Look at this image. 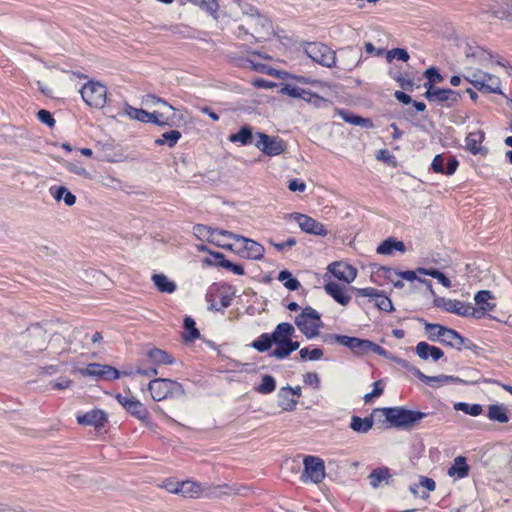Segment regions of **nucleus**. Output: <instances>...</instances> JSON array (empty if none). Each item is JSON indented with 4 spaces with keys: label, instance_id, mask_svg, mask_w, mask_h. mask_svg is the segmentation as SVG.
Listing matches in <instances>:
<instances>
[{
    "label": "nucleus",
    "instance_id": "nucleus-1",
    "mask_svg": "<svg viewBox=\"0 0 512 512\" xmlns=\"http://www.w3.org/2000/svg\"><path fill=\"white\" fill-rule=\"evenodd\" d=\"M381 412L393 427L411 429L417 422L424 419L429 413L408 410L403 407L376 409L374 413Z\"/></svg>",
    "mask_w": 512,
    "mask_h": 512
},
{
    "label": "nucleus",
    "instance_id": "nucleus-2",
    "mask_svg": "<svg viewBox=\"0 0 512 512\" xmlns=\"http://www.w3.org/2000/svg\"><path fill=\"white\" fill-rule=\"evenodd\" d=\"M148 389L155 401H162L167 398H180L185 395L183 386L174 380L156 378L149 382Z\"/></svg>",
    "mask_w": 512,
    "mask_h": 512
},
{
    "label": "nucleus",
    "instance_id": "nucleus-3",
    "mask_svg": "<svg viewBox=\"0 0 512 512\" xmlns=\"http://www.w3.org/2000/svg\"><path fill=\"white\" fill-rule=\"evenodd\" d=\"M464 79L482 93H501V81L496 75L470 70L464 75Z\"/></svg>",
    "mask_w": 512,
    "mask_h": 512
},
{
    "label": "nucleus",
    "instance_id": "nucleus-4",
    "mask_svg": "<svg viewBox=\"0 0 512 512\" xmlns=\"http://www.w3.org/2000/svg\"><path fill=\"white\" fill-rule=\"evenodd\" d=\"M295 325L305 335L307 339H313L319 335V329L322 326L320 314L308 306L295 317Z\"/></svg>",
    "mask_w": 512,
    "mask_h": 512
},
{
    "label": "nucleus",
    "instance_id": "nucleus-5",
    "mask_svg": "<svg viewBox=\"0 0 512 512\" xmlns=\"http://www.w3.org/2000/svg\"><path fill=\"white\" fill-rule=\"evenodd\" d=\"M305 54L321 66L332 68L336 66V52L321 42H306L303 44Z\"/></svg>",
    "mask_w": 512,
    "mask_h": 512
},
{
    "label": "nucleus",
    "instance_id": "nucleus-6",
    "mask_svg": "<svg viewBox=\"0 0 512 512\" xmlns=\"http://www.w3.org/2000/svg\"><path fill=\"white\" fill-rule=\"evenodd\" d=\"M303 465L304 471L300 476L303 483L319 484L325 478V464L321 458L307 455L303 459Z\"/></svg>",
    "mask_w": 512,
    "mask_h": 512
},
{
    "label": "nucleus",
    "instance_id": "nucleus-7",
    "mask_svg": "<svg viewBox=\"0 0 512 512\" xmlns=\"http://www.w3.org/2000/svg\"><path fill=\"white\" fill-rule=\"evenodd\" d=\"M84 102L93 108H103L107 99V88L99 82L89 81L80 90Z\"/></svg>",
    "mask_w": 512,
    "mask_h": 512
},
{
    "label": "nucleus",
    "instance_id": "nucleus-8",
    "mask_svg": "<svg viewBox=\"0 0 512 512\" xmlns=\"http://www.w3.org/2000/svg\"><path fill=\"white\" fill-rule=\"evenodd\" d=\"M255 137L254 146L268 156H278L286 150V143L277 136L257 132Z\"/></svg>",
    "mask_w": 512,
    "mask_h": 512
},
{
    "label": "nucleus",
    "instance_id": "nucleus-9",
    "mask_svg": "<svg viewBox=\"0 0 512 512\" xmlns=\"http://www.w3.org/2000/svg\"><path fill=\"white\" fill-rule=\"evenodd\" d=\"M434 305L436 307L442 308L443 310L457 314L459 316H473L475 318H480V315H476L479 313L471 304H466L459 300L446 299L444 297H436L434 299Z\"/></svg>",
    "mask_w": 512,
    "mask_h": 512
},
{
    "label": "nucleus",
    "instance_id": "nucleus-10",
    "mask_svg": "<svg viewBox=\"0 0 512 512\" xmlns=\"http://www.w3.org/2000/svg\"><path fill=\"white\" fill-rule=\"evenodd\" d=\"M324 341L327 343L336 342L349 348L353 353L357 355H364L367 354V345L369 340L346 335L327 334L324 336Z\"/></svg>",
    "mask_w": 512,
    "mask_h": 512
},
{
    "label": "nucleus",
    "instance_id": "nucleus-11",
    "mask_svg": "<svg viewBox=\"0 0 512 512\" xmlns=\"http://www.w3.org/2000/svg\"><path fill=\"white\" fill-rule=\"evenodd\" d=\"M352 290L356 292L357 297H368L371 301L374 302V305L382 311L391 312L393 308L392 301L383 294L382 291L373 288H355L352 287Z\"/></svg>",
    "mask_w": 512,
    "mask_h": 512
},
{
    "label": "nucleus",
    "instance_id": "nucleus-12",
    "mask_svg": "<svg viewBox=\"0 0 512 512\" xmlns=\"http://www.w3.org/2000/svg\"><path fill=\"white\" fill-rule=\"evenodd\" d=\"M193 233L202 241L211 242L222 248H231V244L220 243V237H226V234L230 233V231L213 229L203 224H197L193 227Z\"/></svg>",
    "mask_w": 512,
    "mask_h": 512
},
{
    "label": "nucleus",
    "instance_id": "nucleus-13",
    "mask_svg": "<svg viewBox=\"0 0 512 512\" xmlns=\"http://www.w3.org/2000/svg\"><path fill=\"white\" fill-rule=\"evenodd\" d=\"M290 217L298 223L301 230L305 233L322 237L328 234L326 227L321 222H318L310 216L294 212Z\"/></svg>",
    "mask_w": 512,
    "mask_h": 512
},
{
    "label": "nucleus",
    "instance_id": "nucleus-14",
    "mask_svg": "<svg viewBox=\"0 0 512 512\" xmlns=\"http://www.w3.org/2000/svg\"><path fill=\"white\" fill-rule=\"evenodd\" d=\"M429 102L446 103L451 106L460 99V94L452 89H444L438 87H428L423 95Z\"/></svg>",
    "mask_w": 512,
    "mask_h": 512
},
{
    "label": "nucleus",
    "instance_id": "nucleus-15",
    "mask_svg": "<svg viewBox=\"0 0 512 512\" xmlns=\"http://www.w3.org/2000/svg\"><path fill=\"white\" fill-rule=\"evenodd\" d=\"M226 237L241 243L245 256L249 259L260 260L263 258L265 248L258 242L233 232L227 233Z\"/></svg>",
    "mask_w": 512,
    "mask_h": 512
},
{
    "label": "nucleus",
    "instance_id": "nucleus-16",
    "mask_svg": "<svg viewBox=\"0 0 512 512\" xmlns=\"http://www.w3.org/2000/svg\"><path fill=\"white\" fill-rule=\"evenodd\" d=\"M83 376H91L97 379L116 380L120 377L119 371L110 366L99 363H91L86 368L80 369Z\"/></svg>",
    "mask_w": 512,
    "mask_h": 512
},
{
    "label": "nucleus",
    "instance_id": "nucleus-17",
    "mask_svg": "<svg viewBox=\"0 0 512 512\" xmlns=\"http://www.w3.org/2000/svg\"><path fill=\"white\" fill-rule=\"evenodd\" d=\"M444 332L443 338L440 339V343L443 345L450 346L457 350H462L463 348L474 350L477 346L470 340L461 336L456 330L447 328L442 329Z\"/></svg>",
    "mask_w": 512,
    "mask_h": 512
},
{
    "label": "nucleus",
    "instance_id": "nucleus-18",
    "mask_svg": "<svg viewBox=\"0 0 512 512\" xmlns=\"http://www.w3.org/2000/svg\"><path fill=\"white\" fill-rule=\"evenodd\" d=\"M116 399L132 416L137 419L145 421L148 418V410L136 398L117 394Z\"/></svg>",
    "mask_w": 512,
    "mask_h": 512
},
{
    "label": "nucleus",
    "instance_id": "nucleus-19",
    "mask_svg": "<svg viewBox=\"0 0 512 512\" xmlns=\"http://www.w3.org/2000/svg\"><path fill=\"white\" fill-rule=\"evenodd\" d=\"M327 269L334 277L346 283H351L357 275V270L345 262H333Z\"/></svg>",
    "mask_w": 512,
    "mask_h": 512
},
{
    "label": "nucleus",
    "instance_id": "nucleus-20",
    "mask_svg": "<svg viewBox=\"0 0 512 512\" xmlns=\"http://www.w3.org/2000/svg\"><path fill=\"white\" fill-rule=\"evenodd\" d=\"M361 50L354 47H347L340 50L339 67L345 71H351L361 61Z\"/></svg>",
    "mask_w": 512,
    "mask_h": 512
},
{
    "label": "nucleus",
    "instance_id": "nucleus-21",
    "mask_svg": "<svg viewBox=\"0 0 512 512\" xmlns=\"http://www.w3.org/2000/svg\"><path fill=\"white\" fill-rule=\"evenodd\" d=\"M77 422L81 425L94 426L96 429H100L107 422V415L100 409H94L82 415H78Z\"/></svg>",
    "mask_w": 512,
    "mask_h": 512
},
{
    "label": "nucleus",
    "instance_id": "nucleus-22",
    "mask_svg": "<svg viewBox=\"0 0 512 512\" xmlns=\"http://www.w3.org/2000/svg\"><path fill=\"white\" fill-rule=\"evenodd\" d=\"M416 354L423 360H427L430 357L434 362H437L444 355L440 348L426 342H419L416 345Z\"/></svg>",
    "mask_w": 512,
    "mask_h": 512
},
{
    "label": "nucleus",
    "instance_id": "nucleus-23",
    "mask_svg": "<svg viewBox=\"0 0 512 512\" xmlns=\"http://www.w3.org/2000/svg\"><path fill=\"white\" fill-rule=\"evenodd\" d=\"M324 290L340 305L346 306L351 300V297L345 294L343 287L336 282L325 283Z\"/></svg>",
    "mask_w": 512,
    "mask_h": 512
},
{
    "label": "nucleus",
    "instance_id": "nucleus-24",
    "mask_svg": "<svg viewBox=\"0 0 512 512\" xmlns=\"http://www.w3.org/2000/svg\"><path fill=\"white\" fill-rule=\"evenodd\" d=\"M295 333V328L291 323H279L271 333L274 344L289 340Z\"/></svg>",
    "mask_w": 512,
    "mask_h": 512
},
{
    "label": "nucleus",
    "instance_id": "nucleus-25",
    "mask_svg": "<svg viewBox=\"0 0 512 512\" xmlns=\"http://www.w3.org/2000/svg\"><path fill=\"white\" fill-rule=\"evenodd\" d=\"M493 298L492 294L488 290H481L476 293L474 300L479 307V309H476L479 311L476 315H480V318L485 312H490L494 309L495 304L489 302Z\"/></svg>",
    "mask_w": 512,
    "mask_h": 512
},
{
    "label": "nucleus",
    "instance_id": "nucleus-26",
    "mask_svg": "<svg viewBox=\"0 0 512 512\" xmlns=\"http://www.w3.org/2000/svg\"><path fill=\"white\" fill-rule=\"evenodd\" d=\"M278 405L285 411H292L295 409L297 400L293 398V388L287 386L279 390Z\"/></svg>",
    "mask_w": 512,
    "mask_h": 512
},
{
    "label": "nucleus",
    "instance_id": "nucleus-27",
    "mask_svg": "<svg viewBox=\"0 0 512 512\" xmlns=\"http://www.w3.org/2000/svg\"><path fill=\"white\" fill-rule=\"evenodd\" d=\"M203 490L204 484L190 480L181 482L179 487L180 494L189 498L201 497Z\"/></svg>",
    "mask_w": 512,
    "mask_h": 512
},
{
    "label": "nucleus",
    "instance_id": "nucleus-28",
    "mask_svg": "<svg viewBox=\"0 0 512 512\" xmlns=\"http://www.w3.org/2000/svg\"><path fill=\"white\" fill-rule=\"evenodd\" d=\"M229 140L233 143L239 142L242 145L254 144L256 141L255 134L249 125H244L237 133L231 134Z\"/></svg>",
    "mask_w": 512,
    "mask_h": 512
},
{
    "label": "nucleus",
    "instance_id": "nucleus-29",
    "mask_svg": "<svg viewBox=\"0 0 512 512\" xmlns=\"http://www.w3.org/2000/svg\"><path fill=\"white\" fill-rule=\"evenodd\" d=\"M146 355L153 365H169L174 363V358L170 354L158 348L148 350Z\"/></svg>",
    "mask_w": 512,
    "mask_h": 512
},
{
    "label": "nucleus",
    "instance_id": "nucleus-30",
    "mask_svg": "<svg viewBox=\"0 0 512 512\" xmlns=\"http://www.w3.org/2000/svg\"><path fill=\"white\" fill-rule=\"evenodd\" d=\"M394 250L404 253L406 251L405 244L402 241L390 237L377 247V253L382 255H390Z\"/></svg>",
    "mask_w": 512,
    "mask_h": 512
},
{
    "label": "nucleus",
    "instance_id": "nucleus-31",
    "mask_svg": "<svg viewBox=\"0 0 512 512\" xmlns=\"http://www.w3.org/2000/svg\"><path fill=\"white\" fill-rule=\"evenodd\" d=\"M152 281L156 286L157 290L162 293H173L176 291L177 285L174 281L168 279L164 274H153Z\"/></svg>",
    "mask_w": 512,
    "mask_h": 512
},
{
    "label": "nucleus",
    "instance_id": "nucleus-32",
    "mask_svg": "<svg viewBox=\"0 0 512 512\" xmlns=\"http://www.w3.org/2000/svg\"><path fill=\"white\" fill-rule=\"evenodd\" d=\"M27 334L37 340H31L29 346L37 350H43L46 343L45 331L39 325H35L27 330Z\"/></svg>",
    "mask_w": 512,
    "mask_h": 512
},
{
    "label": "nucleus",
    "instance_id": "nucleus-33",
    "mask_svg": "<svg viewBox=\"0 0 512 512\" xmlns=\"http://www.w3.org/2000/svg\"><path fill=\"white\" fill-rule=\"evenodd\" d=\"M469 474V466L466 463V458L463 456H457L454 459L453 465L448 469V475L458 478H465Z\"/></svg>",
    "mask_w": 512,
    "mask_h": 512
},
{
    "label": "nucleus",
    "instance_id": "nucleus-34",
    "mask_svg": "<svg viewBox=\"0 0 512 512\" xmlns=\"http://www.w3.org/2000/svg\"><path fill=\"white\" fill-rule=\"evenodd\" d=\"M50 191L56 201L63 199L67 206H72L76 202V196L68 191V189L64 186L51 187Z\"/></svg>",
    "mask_w": 512,
    "mask_h": 512
},
{
    "label": "nucleus",
    "instance_id": "nucleus-35",
    "mask_svg": "<svg viewBox=\"0 0 512 512\" xmlns=\"http://www.w3.org/2000/svg\"><path fill=\"white\" fill-rule=\"evenodd\" d=\"M487 417L492 421H497L499 423H507L509 421V416L507 414V408L503 405L493 404L488 407Z\"/></svg>",
    "mask_w": 512,
    "mask_h": 512
},
{
    "label": "nucleus",
    "instance_id": "nucleus-36",
    "mask_svg": "<svg viewBox=\"0 0 512 512\" xmlns=\"http://www.w3.org/2000/svg\"><path fill=\"white\" fill-rule=\"evenodd\" d=\"M340 116L347 123L361 126L364 128H372L373 127L372 121L368 118H363L361 116H358L356 114H353V113H350L347 111H343V110L340 111Z\"/></svg>",
    "mask_w": 512,
    "mask_h": 512
},
{
    "label": "nucleus",
    "instance_id": "nucleus-37",
    "mask_svg": "<svg viewBox=\"0 0 512 512\" xmlns=\"http://www.w3.org/2000/svg\"><path fill=\"white\" fill-rule=\"evenodd\" d=\"M282 92L290 97L300 98L307 102H311L312 98H313L312 92L305 90L303 88L297 87V86H292V85H286L282 89Z\"/></svg>",
    "mask_w": 512,
    "mask_h": 512
},
{
    "label": "nucleus",
    "instance_id": "nucleus-38",
    "mask_svg": "<svg viewBox=\"0 0 512 512\" xmlns=\"http://www.w3.org/2000/svg\"><path fill=\"white\" fill-rule=\"evenodd\" d=\"M126 112L130 118L136 119L143 123H153V118H156L155 116L157 115L153 114V112L133 108L131 106H127Z\"/></svg>",
    "mask_w": 512,
    "mask_h": 512
},
{
    "label": "nucleus",
    "instance_id": "nucleus-39",
    "mask_svg": "<svg viewBox=\"0 0 512 512\" xmlns=\"http://www.w3.org/2000/svg\"><path fill=\"white\" fill-rule=\"evenodd\" d=\"M184 328L186 332L183 333L182 337L185 342H193L200 337V332L196 328V323L191 317H185Z\"/></svg>",
    "mask_w": 512,
    "mask_h": 512
},
{
    "label": "nucleus",
    "instance_id": "nucleus-40",
    "mask_svg": "<svg viewBox=\"0 0 512 512\" xmlns=\"http://www.w3.org/2000/svg\"><path fill=\"white\" fill-rule=\"evenodd\" d=\"M391 477L389 473L388 468H378L374 469L370 475L369 480L372 487L377 488L381 485L383 481H388V479Z\"/></svg>",
    "mask_w": 512,
    "mask_h": 512
},
{
    "label": "nucleus",
    "instance_id": "nucleus-41",
    "mask_svg": "<svg viewBox=\"0 0 512 512\" xmlns=\"http://www.w3.org/2000/svg\"><path fill=\"white\" fill-rule=\"evenodd\" d=\"M373 426V420L371 418H360L353 416L351 419L350 427L356 432L367 433Z\"/></svg>",
    "mask_w": 512,
    "mask_h": 512
},
{
    "label": "nucleus",
    "instance_id": "nucleus-42",
    "mask_svg": "<svg viewBox=\"0 0 512 512\" xmlns=\"http://www.w3.org/2000/svg\"><path fill=\"white\" fill-rule=\"evenodd\" d=\"M181 138V133L178 130H170L161 135V137L155 140V144L158 146L168 145L169 147L175 146L178 140Z\"/></svg>",
    "mask_w": 512,
    "mask_h": 512
},
{
    "label": "nucleus",
    "instance_id": "nucleus-43",
    "mask_svg": "<svg viewBox=\"0 0 512 512\" xmlns=\"http://www.w3.org/2000/svg\"><path fill=\"white\" fill-rule=\"evenodd\" d=\"M273 344L274 341L271 338V334L263 333L251 343V346L258 352H266Z\"/></svg>",
    "mask_w": 512,
    "mask_h": 512
},
{
    "label": "nucleus",
    "instance_id": "nucleus-44",
    "mask_svg": "<svg viewBox=\"0 0 512 512\" xmlns=\"http://www.w3.org/2000/svg\"><path fill=\"white\" fill-rule=\"evenodd\" d=\"M416 271H412V270H407V271H402V272H397L395 270H392V269H388V273H393V275L397 276V277H400L402 279H405L407 281H413V280H418L422 283H424L427 288L429 289V291L434 294V291H433V288H432V283L431 281H428V280H422L420 278H417L416 276Z\"/></svg>",
    "mask_w": 512,
    "mask_h": 512
},
{
    "label": "nucleus",
    "instance_id": "nucleus-45",
    "mask_svg": "<svg viewBox=\"0 0 512 512\" xmlns=\"http://www.w3.org/2000/svg\"><path fill=\"white\" fill-rule=\"evenodd\" d=\"M424 325H425V333L428 335V338L431 341L437 340L440 342V339L443 338V335H444V332L442 331V329H446V327L442 326L440 324H432V323H428V322H425Z\"/></svg>",
    "mask_w": 512,
    "mask_h": 512
},
{
    "label": "nucleus",
    "instance_id": "nucleus-46",
    "mask_svg": "<svg viewBox=\"0 0 512 512\" xmlns=\"http://www.w3.org/2000/svg\"><path fill=\"white\" fill-rule=\"evenodd\" d=\"M454 409L462 411L471 416H479L483 412L482 405L480 404H468L465 402H457L454 404Z\"/></svg>",
    "mask_w": 512,
    "mask_h": 512
},
{
    "label": "nucleus",
    "instance_id": "nucleus-47",
    "mask_svg": "<svg viewBox=\"0 0 512 512\" xmlns=\"http://www.w3.org/2000/svg\"><path fill=\"white\" fill-rule=\"evenodd\" d=\"M278 280L283 282V285L291 291H295L300 287V282L296 278H293L292 274L287 270L279 272Z\"/></svg>",
    "mask_w": 512,
    "mask_h": 512
},
{
    "label": "nucleus",
    "instance_id": "nucleus-48",
    "mask_svg": "<svg viewBox=\"0 0 512 512\" xmlns=\"http://www.w3.org/2000/svg\"><path fill=\"white\" fill-rule=\"evenodd\" d=\"M424 76L427 79V82L424 83V87L428 90V87H435L434 84L440 83L443 81L442 75L439 73L438 69L435 67H430L426 69L424 72Z\"/></svg>",
    "mask_w": 512,
    "mask_h": 512
},
{
    "label": "nucleus",
    "instance_id": "nucleus-49",
    "mask_svg": "<svg viewBox=\"0 0 512 512\" xmlns=\"http://www.w3.org/2000/svg\"><path fill=\"white\" fill-rule=\"evenodd\" d=\"M482 139L483 134L481 132H473L466 137L467 147L473 154H478L480 152L479 144Z\"/></svg>",
    "mask_w": 512,
    "mask_h": 512
},
{
    "label": "nucleus",
    "instance_id": "nucleus-50",
    "mask_svg": "<svg viewBox=\"0 0 512 512\" xmlns=\"http://www.w3.org/2000/svg\"><path fill=\"white\" fill-rule=\"evenodd\" d=\"M276 389V381L271 375H264L261 383L257 387V391L261 394L272 393Z\"/></svg>",
    "mask_w": 512,
    "mask_h": 512
},
{
    "label": "nucleus",
    "instance_id": "nucleus-51",
    "mask_svg": "<svg viewBox=\"0 0 512 512\" xmlns=\"http://www.w3.org/2000/svg\"><path fill=\"white\" fill-rule=\"evenodd\" d=\"M288 340L276 344V348L270 353L271 357L278 360L287 358L292 352L288 345Z\"/></svg>",
    "mask_w": 512,
    "mask_h": 512
},
{
    "label": "nucleus",
    "instance_id": "nucleus-52",
    "mask_svg": "<svg viewBox=\"0 0 512 512\" xmlns=\"http://www.w3.org/2000/svg\"><path fill=\"white\" fill-rule=\"evenodd\" d=\"M153 114H157L155 116L156 118H153V123L159 126H171L175 119V113L169 114L167 112H160V110H155L153 111Z\"/></svg>",
    "mask_w": 512,
    "mask_h": 512
},
{
    "label": "nucleus",
    "instance_id": "nucleus-53",
    "mask_svg": "<svg viewBox=\"0 0 512 512\" xmlns=\"http://www.w3.org/2000/svg\"><path fill=\"white\" fill-rule=\"evenodd\" d=\"M252 21L254 22V25L256 26L255 27L256 34H262V33L268 34L272 28L271 22L265 17L258 16L256 18H253Z\"/></svg>",
    "mask_w": 512,
    "mask_h": 512
},
{
    "label": "nucleus",
    "instance_id": "nucleus-54",
    "mask_svg": "<svg viewBox=\"0 0 512 512\" xmlns=\"http://www.w3.org/2000/svg\"><path fill=\"white\" fill-rule=\"evenodd\" d=\"M147 98H148V101H150L151 104H153V105H160L161 106L160 109H159L160 112H167L169 114L175 113L176 109L172 105H170L166 101H164L163 99L158 98V97H156L154 95H148Z\"/></svg>",
    "mask_w": 512,
    "mask_h": 512
},
{
    "label": "nucleus",
    "instance_id": "nucleus-55",
    "mask_svg": "<svg viewBox=\"0 0 512 512\" xmlns=\"http://www.w3.org/2000/svg\"><path fill=\"white\" fill-rule=\"evenodd\" d=\"M124 375H129V376H133L135 374H138V375H142V376H145V377H153V376H156L158 374V371L157 369L154 367V366H151V367H142L140 365H137L136 367V370L135 372L133 371H125L123 372Z\"/></svg>",
    "mask_w": 512,
    "mask_h": 512
},
{
    "label": "nucleus",
    "instance_id": "nucleus-56",
    "mask_svg": "<svg viewBox=\"0 0 512 512\" xmlns=\"http://www.w3.org/2000/svg\"><path fill=\"white\" fill-rule=\"evenodd\" d=\"M393 58H397L403 62H407L410 58L408 52L402 48H394L387 52V60L391 61Z\"/></svg>",
    "mask_w": 512,
    "mask_h": 512
},
{
    "label": "nucleus",
    "instance_id": "nucleus-57",
    "mask_svg": "<svg viewBox=\"0 0 512 512\" xmlns=\"http://www.w3.org/2000/svg\"><path fill=\"white\" fill-rule=\"evenodd\" d=\"M193 4L210 13H215L219 8L217 0H195Z\"/></svg>",
    "mask_w": 512,
    "mask_h": 512
},
{
    "label": "nucleus",
    "instance_id": "nucleus-58",
    "mask_svg": "<svg viewBox=\"0 0 512 512\" xmlns=\"http://www.w3.org/2000/svg\"><path fill=\"white\" fill-rule=\"evenodd\" d=\"M203 497L210 499H219L222 497L218 485L212 486L204 484Z\"/></svg>",
    "mask_w": 512,
    "mask_h": 512
},
{
    "label": "nucleus",
    "instance_id": "nucleus-59",
    "mask_svg": "<svg viewBox=\"0 0 512 512\" xmlns=\"http://www.w3.org/2000/svg\"><path fill=\"white\" fill-rule=\"evenodd\" d=\"M465 54H466V57H475V58H479L482 61L489 60L491 58L490 53L484 51L483 49L473 50L472 47H469L465 51Z\"/></svg>",
    "mask_w": 512,
    "mask_h": 512
},
{
    "label": "nucleus",
    "instance_id": "nucleus-60",
    "mask_svg": "<svg viewBox=\"0 0 512 512\" xmlns=\"http://www.w3.org/2000/svg\"><path fill=\"white\" fill-rule=\"evenodd\" d=\"M38 120L50 128L55 125V119L53 118L52 114L44 109H41L37 113Z\"/></svg>",
    "mask_w": 512,
    "mask_h": 512
},
{
    "label": "nucleus",
    "instance_id": "nucleus-61",
    "mask_svg": "<svg viewBox=\"0 0 512 512\" xmlns=\"http://www.w3.org/2000/svg\"><path fill=\"white\" fill-rule=\"evenodd\" d=\"M66 169L74 174H77L79 176H82L84 178H91V174L83 167L75 164V163H68L66 164Z\"/></svg>",
    "mask_w": 512,
    "mask_h": 512
},
{
    "label": "nucleus",
    "instance_id": "nucleus-62",
    "mask_svg": "<svg viewBox=\"0 0 512 512\" xmlns=\"http://www.w3.org/2000/svg\"><path fill=\"white\" fill-rule=\"evenodd\" d=\"M218 487L222 497L241 494L240 489L235 485L222 484L218 485Z\"/></svg>",
    "mask_w": 512,
    "mask_h": 512
},
{
    "label": "nucleus",
    "instance_id": "nucleus-63",
    "mask_svg": "<svg viewBox=\"0 0 512 512\" xmlns=\"http://www.w3.org/2000/svg\"><path fill=\"white\" fill-rule=\"evenodd\" d=\"M393 79L399 84V86L404 90H409L413 86V80L411 78H406L402 74H397L393 76Z\"/></svg>",
    "mask_w": 512,
    "mask_h": 512
},
{
    "label": "nucleus",
    "instance_id": "nucleus-64",
    "mask_svg": "<svg viewBox=\"0 0 512 512\" xmlns=\"http://www.w3.org/2000/svg\"><path fill=\"white\" fill-rule=\"evenodd\" d=\"M444 162L445 158L443 155H436L432 161L431 167L434 172L443 174L444 172Z\"/></svg>",
    "mask_w": 512,
    "mask_h": 512
}]
</instances>
